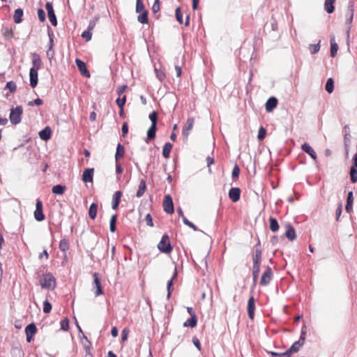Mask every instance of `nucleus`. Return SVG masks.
<instances>
[{"label": "nucleus", "instance_id": "nucleus-1", "mask_svg": "<svg viewBox=\"0 0 357 357\" xmlns=\"http://www.w3.org/2000/svg\"><path fill=\"white\" fill-rule=\"evenodd\" d=\"M38 282L41 287L46 289H54L56 284L55 278L50 273L39 275Z\"/></svg>", "mask_w": 357, "mask_h": 357}, {"label": "nucleus", "instance_id": "nucleus-2", "mask_svg": "<svg viewBox=\"0 0 357 357\" xmlns=\"http://www.w3.org/2000/svg\"><path fill=\"white\" fill-rule=\"evenodd\" d=\"M261 257L262 249L261 247L260 241H259L258 243L254 247V252L252 256L253 266L260 267L261 262Z\"/></svg>", "mask_w": 357, "mask_h": 357}, {"label": "nucleus", "instance_id": "nucleus-3", "mask_svg": "<svg viewBox=\"0 0 357 357\" xmlns=\"http://www.w3.org/2000/svg\"><path fill=\"white\" fill-rule=\"evenodd\" d=\"M22 112L23 109L21 106H17L15 108L11 109L9 118L13 124L16 125L20 123Z\"/></svg>", "mask_w": 357, "mask_h": 357}, {"label": "nucleus", "instance_id": "nucleus-4", "mask_svg": "<svg viewBox=\"0 0 357 357\" xmlns=\"http://www.w3.org/2000/svg\"><path fill=\"white\" fill-rule=\"evenodd\" d=\"M187 311L190 315V318L183 323V326L194 328L197 324V317L192 307H188Z\"/></svg>", "mask_w": 357, "mask_h": 357}, {"label": "nucleus", "instance_id": "nucleus-5", "mask_svg": "<svg viewBox=\"0 0 357 357\" xmlns=\"http://www.w3.org/2000/svg\"><path fill=\"white\" fill-rule=\"evenodd\" d=\"M158 248L162 252L169 253L172 250V246L168 236L164 235L158 245Z\"/></svg>", "mask_w": 357, "mask_h": 357}, {"label": "nucleus", "instance_id": "nucleus-6", "mask_svg": "<svg viewBox=\"0 0 357 357\" xmlns=\"http://www.w3.org/2000/svg\"><path fill=\"white\" fill-rule=\"evenodd\" d=\"M194 124L195 119L192 117L188 118L186 122L184 123L182 129V135H183L184 140H188V137L189 136L190 132L194 126Z\"/></svg>", "mask_w": 357, "mask_h": 357}, {"label": "nucleus", "instance_id": "nucleus-7", "mask_svg": "<svg viewBox=\"0 0 357 357\" xmlns=\"http://www.w3.org/2000/svg\"><path fill=\"white\" fill-rule=\"evenodd\" d=\"M354 6L353 4H350L348 6L347 11V19H346V24H347V36H349V31L351 28V23L354 18Z\"/></svg>", "mask_w": 357, "mask_h": 357}, {"label": "nucleus", "instance_id": "nucleus-8", "mask_svg": "<svg viewBox=\"0 0 357 357\" xmlns=\"http://www.w3.org/2000/svg\"><path fill=\"white\" fill-rule=\"evenodd\" d=\"M272 278H273V271H272L271 268L269 266H268V267H266V269L264 271V273L262 274V276L261 278L260 282H259L260 285H261V286L267 285L268 284H269V282L272 280Z\"/></svg>", "mask_w": 357, "mask_h": 357}, {"label": "nucleus", "instance_id": "nucleus-9", "mask_svg": "<svg viewBox=\"0 0 357 357\" xmlns=\"http://www.w3.org/2000/svg\"><path fill=\"white\" fill-rule=\"evenodd\" d=\"M45 8L47 11V15H48L50 22H51V24L53 26H56V24H57L56 17L54 14V8H53L52 3L50 2L46 3Z\"/></svg>", "mask_w": 357, "mask_h": 357}, {"label": "nucleus", "instance_id": "nucleus-10", "mask_svg": "<svg viewBox=\"0 0 357 357\" xmlns=\"http://www.w3.org/2000/svg\"><path fill=\"white\" fill-rule=\"evenodd\" d=\"M34 218L38 221H42L45 219V215L43 212V203L39 199H38L36 202V210L34 211Z\"/></svg>", "mask_w": 357, "mask_h": 357}, {"label": "nucleus", "instance_id": "nucleus-11", "mask_svg": "<svg viewBox=\"0 0 357 357\" xmlns=\"http://www.w3.org/2000/svg\"><path fill=\"white\" fill-rule=\"evenodd\" d=\"M164 210L167 213H172L174 212V205L172 199L170 195H167L165 196L163 201Z\"/></svg>", "mask_w": 357, "mask_h": 357}, {"label": "nucleus", "instance_id": "nucleus-12", "mask_svg": "<svg viewBox=\"0 0 357 357\" xmlns=\"http://www.w3.org/2000/svg\"><path fill=\"white\" fill-rule=\"evenodd\" d=\"M75 63L81 74L86 77H90L91 74L89 71L86 69L85 63L79 59H75Z\"/></svg>", "mask_w": 357, "mask_h": 357}, {"label": "nucleus", "instance_id": "nucleus-13", "mask_svg": "<svg viewBox=\"0 0 357 357\" xmlns=\"http://www.w3.org/2000/svg\"><path fill=\"white\" fill-rule=\"evenodd\" d=\"M241 189L239 188H231L229 191V197L233 202L240 199Z\"/></svg>", "mask_w": 357, "mask_h": 357}, {"label": "nucleus", "instance_id": "nucleus-14", "mask_svg": "<svg viewBox=\"0 0 357 357\" xmlns=\"http://www.w3.org/2000/svg\"><path fill=\"white\" fill-rule=\"evenodd\" d=\"M32 68L31 69L39 70L42 66V60L39 54L33 53L31 55Z\"/></svg>", "mask_w": 357, "mask_h": 357}, {"label": "nucleus", "instance_id": "nucleus-15", "mask_svg": "<svg viewBox=\"0 0 357 357\" xmlns=\"http://www.w3.org/2000/svg\"><path fill=\"white\" fill-rule=\"evenodd\" d=\"M93 276V283H94V284L96 286V291L95 292V294H96V296H100V295L103 294V291H102V289L100 280L99 278L98 273H94Z\"/></svg>", "mask_w": 357, "mask_h": 357}, {"label": "nucleus", "instance_id": "nucleus-16", "mask_svg": "<svg viewBox=\"0 0 357 357\" xmlns=\"http://www.w3.org/2000/svg\"><path fill=\"white\" fill-rule=\"evenodd\" d=\"M255 303L254 296H252L250 297L248 303V317L250 319H254L255 317Z\"/></svg>", "mask_w": 357, "mask_h": 357}, {"label": "nucleus", "instance_id": "nucleus-17", "mask_svg": "<svg viewBox=\"0 0 357 357\" xmlns=\"http://www.w3.org/2000/svg\"><path fill=\"white\" fill-rule=\"evenodd\" d=\"M278 100L275 97H271L265 104L266 110L268 112H272L278 105Z\"/></svg>", "mask_w": 357, "mask_h": 357}, {"label": "nucleus", "instance_id": "nucleus-18", "mask_svg": "<svg viewBox=\"0 0 357 357\" xmlns=\"http://www.w3.org/2000/svg\"><path fill=\"white\" fill-rule=\"evenodd\" d=\"M285 236L289 241H294L296 238V234L294 227L291 224H287L286 226Z\"/></svg>", "mask_w": 357, "mask_h": 357}, {"label": "nucleus", "instance_id": "nucleus-19", "mask_svg": "<svg viewBox=\"0 0 357 357\" xmlns=\"http://www.w3.org/2000/svg\"><path fill=\"white\" fill-rule=\"evenodd\" d=\"M93 168H88L84 171L82 174V180L84 182L91 183L93 181Z\"/></svg>", "mask_w": 357, "mask_h": 357}, {"label": "nucleus", "instance_id": "nucleus-20", "mask_svg": "<svg viewBox=\"0 0 357 357\" xmlns=\"http://www.w3.org/2000/svg\"><path fill=\"white\" fill-rule=\"evenodd\" d=\"M38 70L30 69V85L32 88H35L38 84Z\"/></svg>", "mask_w": 357, "mask_h": 357}, {"label": "nucleus", "instance_id": "nucleus-21", "mask_svg": "<svg viewBox=\"0 0 357 357\" xmlns=\"http://www.w3.org/2000/svg\"><path fill=\"white\" fill-rule=\"evenodd\" d=\"M302 150L309 154L314 160L317 159V153L307 143H305L301 146Z\"/></svg>", "mask_w": 357, "mask_h": 357}, {"label": "nucleus", "instance_id": "nucleus-22", "mask_svg": "<svg viewBox=\"0 0 357 357\" xmlns=\"http://www.w3.org/2000/svg\"><path fill=\"white\" fill-rule=\"evenodd\" d=\"M52 130L50 127H46L39 132V136L43 140L47 141L50 139Z\"/></svg>", "mask_w": 357, "mask_h": 357}, {"label": "nucleus", "instance_id": "nucleus-23", "mask_svg": "<svg viewBox=\"0 0 357 357\" xmlns=\"http://www.w3.org/2000/svg\"><path fill=\"white\" fill-rule=\"evenodd\" d=\"M303 346L301 341L295 342L289 349H287V352L289 354V356L294 353H296L299 351L300 348Z\"/></svg>", "mask_w": 357, "mask_h": 357}, {"label": "nucleus", "instance_id": "nucleus-24", "mask_svg": "<svg viewBox=\"0 0 357 357\" xmlns=\"http://www.w3.org/2000/svg\"><path fill=\"white\" fill-rule=\"evenodd\" d=\"M330 42H331V56L332 57H335L336 56L337 50H338V45L335 42L334 36L331 37Z\"/></svg>", "mask_w": 357, "mask_h": 357}, {"label": "nucleus", "instance_id": "nucleus-25", "mask_svg": "<svg viewBox=\"0 0 357 357\" xmlns=\"http://www.w3.org/2000/svg\"><path fill=\"white\" fill-rule=\"evenodd\" d=\"M121 191H116L114 192V195H113V200H112V208L113 209H116L119 203H120V201H121Z\"/></svg>", "mask_w": 357, "mask_h": 357}, {"label": "nucleus", "instance_id": "nucleus-26", "mask_svg": "<svg viewBox=\"0 0 357 357\" xmlns=\"http://www.w3.org/2000/svg\"><path fill=\"white\" fill-rule=\"evenodd\" d=\"M335 2V0H325L324 9L328 13L331 14L334 12L335 7L333 4Z\"/></svg>", "mask_w": 357, "mask_h": 357}, {"label": "nucleus", "instance_id": "nucleus-27", "mask_svg": "<svg viewBox=\"0 0 357 357\" xmlns=\"http://www.w3.org/2000/svg\"><path fill=\"white\" fill-rule=\"evenodd\" d=\"M353 202H354L353 192H349L348 193L347 204L345 206V209L348 213H350L352 210Z\"/></svg>", "mask_w": 357, "mask_h": 357}, {"label": "nucleus", "instance_id": "nucleus-28", "mask_svg": "<svg viewBox=\"0 0 357 357\" xmlns=\"http://www.w3.org/2000/svg\"><path fill=\"white\" fill-rule=\"evenodd\" d=\"M269 222H270V229L273 232H276V231H278L279 230L280 226H279V224L278 222V220L275 218L270 217L269 218Z\"/></svg>", "mask_w": 357, "mask_h": 357}, {"label": "nucleus", "instance_id": "nucleus-29", "mask_svg": "<svg viewBox=\"0 0 357 357\" xmlns=\"http://www.w3.org/2000/svg\"><path fill=\"white\" fill-rule=\"evenodd\" d=\"M125 153V149L123 145L121 144H118L116 147V152L115 155V160L117 162L119 158H121L123 157Z\"/></svg>", "mask_w": 357, "mask_h": 357}, {"label": "nucleus", "instance_id": "nucleus-30", "mask_svg": "<svg viewBox=\"0 0 357 357\" xmlns=\"http://www.w3.org/2000/svg\"><path fill=\"white\" fill-rule=\"evenodd\" d=\"M81 343H82L83 347L84 348L86 354H91L90 351H91V342H89V340L87 339V337L85 336H83V337L81 339Z\"/></svg>", "mask_w": 357, "mask_h": 357}, {"label": "nucleus", "instance_id": "nucleus-31", "mask_svg": "<svg viewBox=\"0 0 357 357\" xmlns=\"http://www.w3.org/2000/svg\"><path fill=\"white\" fill-rule=\"evenodd\" d=\"M36 327L34 324H30L25 328L26 335L33 336L36 333Z\"/></svg>", "mask_w": 357, "mask_h": 357}, {"label": "nucleus", "instance_id": "nucleus-32", "mask_svg": "<svg viewBox=\"0 0 357 357\" xmlns=\"http://www.w3.org/2000/svg\"><path fill=\"white\" fill-rule=\"evenodd\" d=\"M98 205L95 203L91 204L89 210V215L91 219H95L97 215Z\"/></svg>", "mask_w": 357, "mask_h": 357}, {"label": "nucleus", "instance_id": "nucleus-33", "mask_svg": "<svg viewBox=\"0 0 357 357\" xmlns=\"http://www.w3.org/2000/svg\"><path fill=\"white\" fill-rule=\"evenodd\" d=\"M23 15V10L21 8H17L15 10L14 13V21L15 23L19 24L22 22V17Z\"/></svg>", "mask_w": 357, "mask_h": 357}, {"label": "nucleus", "instance_id": "nucleus-34", "mask_svg": "<svg viewBox=\"0 0 357 357\" xmlns=\"http://www.w3.org/2000/svg\"><path fill=\"white\" fill-rule=\"evenodd\" d=\"M172 145L169 142L166 143L162 149V155L165 158H168L169 157L170 151L172 150Z\"/></svg>", "mask_w": 357, "mask_h": 357}, {"label": "nucleus", "instance_id": "nucleus-35", "mask_svg": "<svg viewBox=\"0 0 357 357\" xmlns=\"http://www.w3.org/2000/svg\"><path fill=\"white\" fill-rule=\"evenodd\" d=\"M49 36H50V47H49V50L47 51V56L49 60L51 61L54 57V52L52 51V47H53L54 40H53L52 35L51 36L50 34H49Z\"/></svg>", "mask_w": 357, "mask_h": 357}, {"label": "nucleus", "instance_id": "nucleus-36", "mask_svg": "<svg viewBox=\"0 0 357 357\" xmlns=\"http://www.w3.org/2000/svg\"><path fill=\"white\" fill-rule=\"evenodd\" d=\"M156 125L151 124V127L147 131V139L151 140L155 137Z\"/></svg>", "mask_w": 357, "mask_h": 357}, {"label": "nucleus", "instance_id": "nucleus-37", "mask_svg": "<svg viewBox=\"0 0 357 357\" xmlns=\"http://www.w3.org/2000/svg\"><path fill=\"white\" fill-rule=\"evenodd\" d=\"M146 188V185L145 181L144 180H141L138 190L136 193V196L137 197H141L144 195Z\"/></svg>", "mask_w": 357, "mask_h": 357}, {"label": "nucleus", "instance_id": "nucleus-38", "mask_svg": "<svg viewBox=\"0 0 357 357\" xmlns=\"http://www.w3.org/2000/svg\"><path fill=\"white\" fill-rule=\"evenodd\" d=\"M66 190L65 185H56L52 188V192L56 195H63L64 193V191Z\"/></svg>", "mask_w": 357, "mask_h": 357}, {"label": "nucleus", "instance_id": "nucleus-39", "mask_svg": "<svg viewBox=\"0 0 357 357\" xmlns=\"http://www.w3.org/2000/svg\"><path fill=\"white\" fill-rule=\"evenodd\" d=\"M326 90L328 93H331L334 91V81L332 78L327 79L326 84Z\"/></svg>", "mask_w": 357, "mask_h": 357}, {"label": "nucleus", "instance_id": "nucleus-40", "mask_svg": "<svg viewBox=\"0 0 357 357\" xmlns=\"http://www.w3.org/2000/svg\"><path fill=\"white\" fill-rule=\"evenodd\" d=\"M137 20L142 24L148 23V13L147 11H144L137 17Z\"/></svg>", "mask_w": 357, "mask_h": 357}, {"label": "nucleus", "instance_id": "nucleus-41", "mask_svg": "<svg viewBox=\"0 0 357 357\" xmlns=\"http://www.w3.org/2000/svg\"><path fill=\"white\" fill-rule=\"evenodd\" d=\"M177 275V270L176 267H175V272L174 273V275L171 278L170 280H168L167 284V296L169 297L170 292H171V287L172 285L173 280L176 277Z\"/></svg>", "mask_w": 357, "mask_h": 357}, {"label": "nucleus", "instance_id": "nucleus-42", "mask_svg": "<svg viewBox=\"0 0 357 357\" xmlns=\"http://www.w3.org/2000/svg\"><path fill=\"white\" fill-rule=\"evenodd\" d=\"M350 178L353 183L357 181V168L351 167L350 169Z\"/></svg>", "mask_w": 357, "mask_h": 357}, {"label": "nucleus", "instance_id": "nucleus-43", "mask_svg": "<svg viewBox=\"0 0 357 357\" xmlns=\"http://www.w3.org/2000/svg\"><path fill=\"white\" fill-rule=\"evenodd\" d=\"M268 353L272 356V357H290L289 354L287 352V351L283 352V353H277L275 351H268Z\"/></svg>", "mask_w": 357, "mask_h": 357}, {"label": "nucleus", "instance_id": "nucleus-44", "mask_svg": "<svg viewBox=\"0 0 357 357\" xmlns=\"http://www.w3.org/2000/svg\"><path fill=\"white\" fill-rule=\"evenodd\" d=\"M116 215H113L111 217L110 222H109V229L112 232H114L116 230Z\"/></svg>", "mask_w": 357, "mask_h": 357}, {"label": "nucleus", "instance_id": "nucleus-45", "mask_svg": "<svg viewBox=\"0 0 357 357\" xmlns=\"http://www.w3.org/2000/svg\"><path fill=\"white\" fill-rule=\"evenodd\" d=\"M61 329L67 331L69 329V320L68 318H65L61 320Z\"/></svg>", "mask_w": 357, "mask_h": 357}, {"label": "nucleus", "instance_id": "nucleus-46", "mask_svg": "<svg viewBox=\"0 0 357 357\" xmlns=\"http://www.w3.org/2000/svg\"><path fill=\"white\" fill-rule=\"evenodd\" d=\"M68 248H69L68 242L66 239H63L60 241L59 248L62 251H63V252L66 251L67 250H68Z\"/></svg>", "mask_w": 357, "mask_h": 357}, {"label": "nucleus", "instance_id": "nucleus-47", "mask_svg": "<svg viewBox=\"0 0 357 357\" xmlns=\"http://www.w3.org/2000/svg\"><path fill=\"white\" fill-rule=\"evenodd\" d=\"M52 310V305L50 303L46 300L43 303V312L44 313H50Z\"/></svg>", "mask_w": 357, "mask_h": 357}, {"label": "nucleus", "instance_id": "nucleus-48", "mask_svg": "<svg viewBox=\"0 0 357 357\" xmlns=\"http://www.w3.org/2000/svg\"><path fill=\"white\" fill-rule=\"evenodd\" d=\"M266 129L261 126L259 129V132H258V135H257V138L259 140H262L265 138L266 137Z\"/></svg>", "mask_w": 357, "mask_h": 357}, {"label": "nucleus", "instance_id": "nucleus-49", "mask_svg": "<svg viewBox=\"0 0 357 357\" xmlns=\"http://www.w3.org/2000/svg\"><path fill=\"white\" fill-rule=\"evenodd\" d=\"M144 6L143 4V2L142 0H137L136 1V12L137 13H141L144 12Z\"/></svg>", "mask_w": 357, "mask_h": 357}, {"label": "nucleus", "instance_id": "nucleus-50", "mask_svg": "<svg viewBox=\"0 0 357 357\" xmlns=\"http://www.w3.org/2000/svg\"><path fill=\"white\" fill-rule=\"evenodd\" d=\"M126 100V96H123L122 98H119L116 99V104L121 109H123V105H125Z\"/></svg>", "mask_w": 357, "mask_h": 357}, {"label": "nucleus", "instance_id": "nucleus-51", "mask_svg": "<svg viewBox=\"0 0 357 357\" xmlns=\"http://www.w3.org/2000/svg\"><path fill=\"white\" fill-rule=\"evenodd\" d=\"M6 88L9 89L10 92H14L16 90V84L14 82L10 81L6 84Z\"/></svg>", "mask_w": 357, "mask_h": 357}, {"label": "nucleus", "instance_id": "nucleus-52", "mask_svg": "<svg viewBox=\"0 0 357 357\" xmlns=\"http://www.w3.org/2000/svg\"><path fill=\"white\" fill-rule=\"evenodd\" d=\"M259 271H260V267H256V266L252 267V276H253L254 282H255L256 280L257 279V278L259 276Z\"/></svg>", "mask_w": 357, "mask_h": 357}, {"label": "nucleus", "instance_id": "nucleus-53", "mask_svg": "<svg viewBox=\"0 0 357 357\" xmlns=\"http://www.w3.org/2000/svg\"><path fill=\"white\" fill-rule=\"evenodd\" d=\"M149 119L151 120L153 125H157V113L155 112H153L149 114Z\"/></svg>", "mask_w": 357, "mask_h": 357}, {"label": "nucleus", "instance_id": "nucleus-54", "mask_svg": "<svg viewBox=\"0 0 357 357\" xmlns=\"http://www.w3.org/2000/svg\"><path fill=\"white\" fill-rule=\"evenodd\" d=\"M98 17H96L94 20H91L89 22V24L87 30L91 31L95 28L96 22L98 21Z\"/></svg>", "mask_w": 357, "mask_h": 357}, {"label": "nucleus", "instance_id": "nucleus-55", "mask_svg": "<svg viewBox=\"0 0 357 357\" xmlns=\"http://www.w3.org/2000/svg\"><path fill=\"white\" fill-rule=\"evenodd\" d=\"M240 174V168L238 165H235L232 170V176L236 178H238Z\"/></svg>", "mask_w": 357, "mask_h": 357}, {"label": "nucleus", "instance_id": "nucleus-56", "mask_svg": "<svg viewBox=\"0 0 357 357\" xmlns=\"http://www.w3.org/2000/svg\"><path fill=\"white\" fill-rule=\"evenodd\" d=\"M319 44L311 45L310 47V50L312 54H315L316 52H319Z\"/></svg>", "mask_w": 357, "mask_h": 357}, {"label": "nucleus", "instance_id": "nucleus-57", "mask_svg": "<svg viewBox=\"0 0 357 357\" xmlns=\"http://www.w3.org/2000/svg\"><path fill=\"white\" fill-rule=\"evenodd\" d=\"M43 104V100L40 98H37L34 100L33 101H30L28 103L29 106H33V105H41Z\"/></svg>", "mask_w": 357, "mask_h": 357}, {"label": "nucleus", "instance_id": "nucleus-58", "mask_svg": "<svg viewBox=\"0 0 357 357\" xmlns=\"http://www.w3.org/2000/svg\"><path fill=\"white\" fill-rule=\"evenodd\" d=\"M38 16L39 20L41 22H44L45 21V11L43 9H39L38 10Z\"/></svg>", "mask_w": 357, "mask_h": 357}, {"label": "nucleus", "instance_id": "nucleus-59", "mask_svg": "<svg viewBox=\"0 0 357 357\" xmlns=\"http://www.w3.org/2000/svg\"><path fill=\"white\" fill-rule=\"evenodd\" d=\"M82 38H85L87 41L91 39V31L87 30L82 33Z\"/></svg>", "mask_w": 357, "mask_h": 357}, {"label": "nucleus", "instance_id": "nucleus-60", "mask_svg": "<svg viewBox=\"0 0 357 357\" xmlns=\"http://www.w3.org/2000/svg\"><path fill=\"white\" fill-rule=\"evenodd\" d=\"M183 221L186 225L192 227L195 231L197 230V227L193 223L188 221L185 217H183Z\"/></svg>", "mask_w": 357, "mask_h": 357}, {"label": "nucleus", "instance_id": "nucleus-61", "mask_svg": "<svg viewBox=\"0 0 357 357\" xmlns=\"http://www.w3.org/2000/svg\"><path fill=\"white\" fill-rule=\"evenodd\" d=\"M145 220H146V222L147 225H149L150 227H153V226L152 217H151V215L150 214H147L146 215Z\"/></svg>", "mask_w": 357, "mask_h": 357}, {"label": "nucleus", "instance_id": "nucleus-62", "mask_svg": "<svg viewBox=\"0 0 357 357\" xmlns=\"http://www.w3.org/2000/svg\"><path fill=\"white\" fill-rule=\"evenodd\" d=\"M126 88H127V85H122V86H120L119 87H118V89H116L117 94L119 96H121L125 91Z\"/></svg>", "mask_w": 357, "mask_h": 357}, {"label": "nucleus", "instance_id": "nucleus-63", "mask_svg": "<svg viewBox=\"0 0 357 357\" xmlns=\"http://www.w3.org/2000/svg\"><path fill=\"white\" fill-rule=\"evenodd\" d=\"M128 132V126L127 123H124L122 126L123 136H126Z\"/></svg>", "mask_w": 357, "mask_h": 357}, {"label": "nucleus", "instance_id": "nucleus-64", "mask_svg": "<svg viewBox=\"0 0 357 357\" xmlns=\"http://www.w3.org/2000/svg\"><path fill=\"white\" fill-rule=\"evenodd\" d=\"M192 342L195 344V346L199 349L200 350L201 349V344H200V342H199V340H198V338L197 337H194L193 340H192Z\"/></svg>", "mask_w": 357, "mask_h": 357}]
</instances>
